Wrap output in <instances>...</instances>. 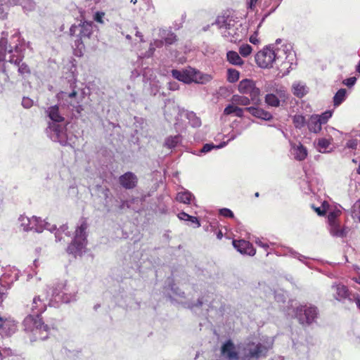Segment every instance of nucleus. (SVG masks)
<instances>
[{"mask_svg":"<svg viewBox=\"0 0 360 360\" xmlns=\"http://www.w3.org/2000/svg\"><path fill=\"white\" fill-rule=\"evenodd\" d=\"M233 247L241 254H246L250 256H253L256 253V250L254 248L252 243L245 240H233Z\"/></svg>","mask_w":360,"mask_h":360,"instance_id":"nucleus-12","label":"nucleus"},{"mask_svg":"<svg viewBox=\"0 0 360 360\" xmlns=\"http://www.w3.org/2000/svg\"><path fill=\"white\" fill-rule=\"evenodd\" d=\"M227 80L231 83L237 82L239 79L240 73L235 69H229L227 72Z\"/></svg>","mask_w":360,"mask_h":360,"instance_id":"nucleus-30","label":"nucleus"},{"mask_svg":"<svg viewBox=\"0 0 360 360\" xmlns=\"http://www.w3.org/2000/svg\"><path fill=\"white\" fill-rule=\"evenodd\" d=\"M332 116V112L329 110H327L322 113L321 115H319L320 122L321 124H326L330 117Z\"/></svg>","mask_w":360,"mask_h":360,"instance_id":"nucleus-36","label":"nucleus"},{"mask_svg":"<svg viewBox=\"0 0 360 360\" xmlns=\"http://www.w3.org/2000/svg\"><path fill=\"white\" fill-rule=\"evenodd\" d=\"M119 183L125 189H133L137 186L138 178L133 172H127L119 177Z\"/></svg>","mask_w":360,"mask_h":360,"instance_id":"nucleus-11","label":"nucleus"},{"mask_svg":"<svg viewBox=\"0 0 360 360\" xmlns=\"http://www.w3.org/2000/svg\"><path fill=\"white\" fill-rule=\"evenodd\" d=\"M356 71L360 73V60L356 67Z\"/></svg>","mask_w":360,"mask_h":360,"instance_id":"nucleus-59","label":"nucleus"},{"mask_svg":"<svg viewBox=\"0 0 360 360\" xmlns=\"http://www.w3.org/2000/svg\"><path fill=\"white\" fill-rule=\"evenodd\" d=\"M31 311L23 321L25 331L30 334L31 341L44 340L49 337L50 327L43 321L41 314L46 309V304L39 296L33 298Z\"/></svg>","mask_w":360,"mask_h":360,"instance_id":"nucleus-1","label":"nucleus"},{"mask_svg":"<svg viewBox=\"0 0 360 360\" xmlns=\"http://www.w3.org/2000/svg\"><path fill=\"white\" fill-rule=\"evenodd\" d=\"M164 41L162 40V39H156L154 41V46H155L156 47L159 48V47H162L164 44Z\"/></svg>","mask_w":360,"mask_h":360,"instance_id":"nucleus-50","label":"nucleus"},{"mask_svg":"<svg viewBox=\"0 0 360 360\" xmlns=\"http://www.w3.org/2000/svg\"><path fill=\"white\" fill-rule=\"evenodd\" d=\"M187 220L191 221L192 223L195 224L197 225V227H199L200 226V224L198 218L195 217H193V216L190 215V218H188V219H187Z\"/></svg>","mask_w":360,"mask_h":360,"instance_id":"nucleus-48","label":"nucleus"},{"mask_svg":"<svg viewBox=\"0 0 360 360\" xmlns=\"http://www.w3.org/2000/svg\"><path fill=\"white\" fill-rule=\"evenodd\" d=\"M267 349L261 343H248L243 349L244 354L242 360H258L261 356H265Z\"/></svg>","mask_w":360,"mask_h":360,"instance_id":"nucleus-9","label":"nucleus"},{"mask_svg":"<svg viewBox=\"0 0 360 360\" xmlns=\"http://www.w3.org/2000/svg\"><path fill=\"white\" fill-rule=\"evenodd\" d=\"M214 148V145L206 143L203 146L202 148L201 149V152L202 153H207V152L210 151Z\"/></svg>","mask_w":360,"mask_h":360,"instance_id":"nucleus-43","label":"nucleus"},{"mask_svg":"<svg viewBox=\"0 0 360 360\" xmlns=\"http://www.w3.org/2000/svg\"><path fill=\"white\" fill-rule=\"evenodd\" d=\"M356 283L360 284V276L357 278H354Z\"/></svg>","mask_w":360,"mask_h":360,"instance_id":"nucleus-58","label":"nucleus"},{"mask_svg":"<svg viewBox=\"0 0 360 360\" xmlns=\"http://www.w3.org/2000/svg\"><path fill=\"white\" fill-rule=\"evenodd\" d=\"M192 198H193V195L190 191H184L177 193L176 200L181 203L189 205Z\"/></svg>","mask_w":360,"mask_h":360,"instance_id":"nucleus-27","label":"nucleus"},{"mask_svg":"<svg viewBox=\"0 0 360 360\" xmlns=\"http://www.w3.org/2000/svg\"><path fill=\"white\" fill-rule=\"evenodd\" d=\"M347 91L345 89H339L333 97V103L335 106L340 105L346 98Z\"/></svg>","mask_w":360,"mask_h":360,"instance_id":"nucleus-28","label":"nucleus"},{"mask_svg":"<svg viewBox=\"0 0 360 360\" xmlns=\"http://www.w3.org/2000/svg\"><path fill=\"white\" fill-rule=\"evenodd\" d=\"M88 224L86 221H83L79 226L77 228L75 233L74 240L79 242L86 243V233Z\"/></svg>","mask_w":360,"mask_h":360,"instance_id":"nucleus-18","label":"nucleus"},{"mask_svg":"<svg viewBox=\"0 0 360 360\" xmlns=\"http://www.w3.org/2000/svg\"><path fill=\"white\" fill-rule=\"evenodd\" d=\"M256 243L259 246L264 248L265 250H267L269 248V245L266 243L262 242V240L256 241Z\"/></svg>","mask_w":360,"mask_h":360,"instance_id":"nucleus-51","label":"nucleus"},{"mask_svg":"<svg viewBox=\"0 0 360 360\" xmlns=\"http://www.w3.org/2000/svg\"><path fill=\"white\" fill-rule=\"evenodd\" d=\"M279 98L274 94H268L265 96V102L268 105L272 107H278L280 105V98L285 100L286 98L285 91H277Z\"/></svg>","mask_w":360,"mask_h":360,"instance_id":"nucleus-14","label":"nucleus"},{"mask_svg":"<svg viewBox=\"0 0 360 360\" xmlns=\"http://www.w3.org/2000/svg\"><path fill=\"white\" fill-rule=\"evenodd\" d=\"M238 90L241 94L248 95L252 103L255 105L260 103V89L257 87L255 82L252 79L241 80L238 84Z\"/></svg>","mask_w":360,"mask_h":360,"instance_id":"nucleus-6","label":"nucleus"},{"mask_svg":"<svg viewBox=\"0 0 360 360\" xmlns=\"http://www.w3.org/2000/svg\"><path fill=\"white\" fill-rule=\"evenodd\" d=\"M200 72L194 68H188L183 70H172V75L177 80L182 82L185 84H190L191 82L203 83L210 80L211 77L208 75L198 77Z\"/></svg>","mask_w":360,"mask_h":360,"instance_id":"nucleus-5","label":"nucleus"},{"mask_svg":"<svg viewBox=\"0 0 360 360\" xmlns=\"http://www.w3.org/2000/svg\"><path fill=\"white\" fill-rule=\"evenodd\" d=\"M8 2L11 5H13V6L21 5L24 2V0H8Z\"/></svg>","mask_w":360,"mask_h":360,"instance_id":"nucleus-49","label":"nucleus"},{"mask_svg":"<svg viewBox=\"0 0 360 360\" xmlns=\"http://www.w3.org/2000/svg\"><path fill=\"white\" fill-rule=\"evenodd\" d=\"M223 36L231 42L236 43L240 41L245 35V30L242 27V23L239 20H236L233 17H226L224 21Z\"/></svg>","mask_w":360,"mask_h":360,"instance_id":"nucleus-4","label":"nucleus"},{"mask_svg":"<svg viewBox=\"0 0 360 360\" xmlns=\"http://www.w3.org/2000/svg\"><path fill=\"white\" fill-rule=\"evenodd\" d=\"M93 34V22L84 21L78 25H72L70 28V35L75 37V44L78 49H84L85 44Z\"/></svg>","mask_w":360,"mask_h":360,"instance_id":"nucleus-2","label":"nucleus"},{"mask_svg":"<svg viewBox=\"0 0 360 360\" xmlns=\"http://www.w3.org/2000/svg\"><path fill=\"white\" fill-rule=\"evenodd\" d=\"M105 15V14L104 12L98 11L94 14V20L98 23L103 24V18H104Z\"/></svg>","mask_w":360,"mask_h":360,"instance_id":"nucleus-38","label":"nucleus"},{"mask_svg":"<svg viewBox=\"0 0 360 360\" xmlns=\"http://www.w3.org/2000/svg\"><path fill=\"white\" fill-rule=\"evenodd\" d=\"M245 110L249 112L254 117L264 120H270L272 118V115L269 112L259 108L246 107Z\"/></svg>","mask_w":360,"mask_h":360,"instance_id":"nucleus-16","label":"nucleus"},{"mask_svg":"<svg viewBox=\"0 0 360 360\" xmlns=\"http://www.w3.org/2000/svg\"><path fill=\"white\" fill-rule=\"evenodd\" d=\"M135 35L140 39V41H143V34L141 32L136 31Z\"/></svg>","mask_w":360,"mask_h":360,"instance_id":"nucleus-52","label":"nucleus"},{"mask_svg":"<svg viewBox=\"0 0 360 360\" xmlns=\"http://www.w3.org/2000/svg\"><path fill=\"white\" fill-rule=\"evenodd\" d=\"M160 38L164 41L165 44L171 45L176 41V36L170 30H162L160 32Z\"/></svg>","mask_w":360,"mask_h":360,"instance_id":"nucleus-22","label":"nucleus"},{"mask_svg":"<svg viewBox=\"0 0 360 360\" xmlns=\"http://www.w3.org/2000/svg\"><path fill=\"white\" fill-rule=\"evenodd\" d=\"M292 122L295 128L301 129L306 124V119L302 115H295L292 118Z\"/></svg>","mask_w":360,"mask_h":360,"instance_id":"nucleus-29","label":"nucleus"},{"mask_svg":"<svg viewBox=\"0 0 360 360\" xmlns=\"http://www.w3.org/2000/svg\"><path fill=\"white\" fill-rule=\"evenodd\" d=\"M259 193H258V192H256V193H255V197H259Z\"/></svg>","mask_w":360,"mask_h":360,"instance_id":"nucleus-64","label":"nucleus"},{"mask_svg":"<svg viewBox=\"0 0 360 360\" xmlns=\"http://www.w3.org/2000/svg\"><path fill=\"white\" fill-rule=\"evenodd\" d=\"M179 89V84L176 82H169V89L172 91H175Z\"/></svg>","mask_w":360,"mask_h":360,"instance_id":"nucleus-47","label":"nucleus"},{"mask_svg":"<svg viewBox=\"0 0 360 360\" xmlns=\"http://www.w3.org/2000/svg\"><path fill=\"white\" fill-rule=\"evenodd\" d=\"M244 110H245L240 108L238 107L236 105L233 103L231 105V104L228 105L224 108V115H229L234 113L236 117H243Z\"/></svg>","mask_w":360,"mask_h":360,"instance_id":"nucleus-23","label":"nucleus"},{"mask_svg":"<svg viewBox=\"0 0 360 360\" xmlns=\"http://www.w3.org/2000/svg\"><path fill=\"white\" fill-rule=\"evenodd\" d=\"M337 216L335 214V212H330L328 216V221H329V224L330 226L332 225L333 224H337L338 223L337 221V219H336Z\"/></svg>","mask_w":360,"mask_h":360,"instance_id":"nucleus-42","label":"nucleus"},{"mask_svg":"<svg viewBox=\"0 0 360 360\" xmlns=\"http://www.w3.org/2000/svg\"><path fill=\"white\" fill-rule=\"evenodd\" d=\"M4 319L1 317H0V328H1L4 325Z\"/></svg>","mask_w":360,"mask_h":360,"instance_id":"nucleus-57","label":"nucleus"},{"mask_svg":"<svg viewBox=\"0 0 360 360\" xmlns=\"http://www.w3.org/2000/svg\"><path fill=\"white\" fill-rule=\"evenodd\" d=\"M330 145V141L327 139L322 138L318 140L317 147L321 153H324Z\"/></svg>","mask_w":360,"mask_h":360,"instance_id":"nucleus-31","label":"nucleus"},{"mask_svg":"<svg viewBox=\"0 0 360 360\" xmlns=\"http://www.w3.org/2000/svg\"><path fill=\"white\" fill-rule=\"evenodd\" d=\"M330 232L333 236L340 238L346 236L347 233V229L345 228H342L339 223L330 225Z\"/></svg>","mask_w":360,"mask_h":360,"instance_id":"nucleus-26","label":"nucleus"},{"mask_svg":"<svg viewBox=\"0 0 360 360\" xmlns=\"http://www.w3.org/2000/svg\"><path fill=\"white\" fill-rule=\"evenodd\" d=\"M77 95V92L74 90L68 94V97L72 98L75 97Z\"/></svg>","mask_w":360,"mask_h":360,"instance_id":"nucleus-53","label":"nucleus"},{"mask_svg":"<svg viewBox=\"0 0 360 360\" xmlns=\"http://www.w3.org/2000/svg\"><path fill=\"white\" fill-rule=\"evenodd\" d=\"M321 125L318 115H311L307 122L309 130L314 133H319L321 130Z\"/></svg>","mask_w":360,"mask_h":360,"instance_id":"nucleus-20","label":"nucleus"},{"mask_svg":"<svg viewBox=\"0 0 360 360\" xmlns=\"http://www.w3.org/2000/svg\"><path fill=\"white\" fill-rule=\"evenodd\" d=\"M357 145H358V141L356 139H351L347 142L346 147L348 148L356 149Z\"/></svg>","mask_w":360,"mask_h":360,"instance_id":"nucleus-39","label":"nucleus"},{"mask_svg":"<svg viewBox=\"0 0 360 360\" xmlns=\"http://www.w3.org/2000/svg\"><path fill=\"white\" fill-rule=\"evenodd\" d=\"M221 354L228 360H238V352L231 340H226L221 347Z\"/></svg>","mask_w":360,"mask_h":360,"instance_id":"nucleus-10","label":"nucleus"},{"mask_svg":"<svg viewBox=\"0 0 360 360\" xmlns=\"http://www.w3.org/2000/svg\"><path fill=\"white\" fill-rule=\"evenodd\" d=\"M292 91L295 96L301 98L307 94V87L300 82H295L292 84Z\"/></svg>","mask_w":360,"mask_h":360,"instance_id":"nucleus-24","label":"nucleus"},{"mask_svg":"<svg viewBox=\"0 0 360 360\" xmlns=\"http://www.w3.org/2000/svg\"><path fill=\"white\" fill-rule=\"evenodd\" d=\"M226 59L229 63L233 65L242 66L244 64V60L241 58L240 55L234 51H229L226 53Z\"/></svg>","mask_w":360,"mask_h":360,"instance_id":"nucleus-21","label":"nucleus"},{"mask_svg":"<svg viewBox=\"0 0 360 360\" xmlns=\"http://www.w3.org/2000/svg\"><path fill=\"white\" fill-rule=\"evenodd\" d=\"M8 13L4 11L3 0H0V18L4 20L7 18Z\"/></svg>","mask_w":360,"mask_h":360,"instance_id":"nucleus-41","label":"nucleus"},{"mask_svg":"<svg viewBox=\"0 0 360 360\" xmlns=\"http://www.w3.org/2000/svg\"><path fill=\"white\" fill-rule=\"evenodd\" d=\"M217 238H218V239H219V240H221V239L222 238V237H223V233H222L221 231H219L217 232Z\"/></svg>","mask_w":360,"mask_h":360,"instance_id":"nucleus-56","label":"nucleus"},{"mask_svg":"<svg viewBox=\"0 0 360 360\" xmlns=\"http://www.w3.org/2000/svg\"><path fill=\"white\" fill-rule=\"evenodd\" d=\"M356 81V77H349V78L345 79L343 81V84L347 85L349 87H351L355 84Z\"/></svg>","mask_w":360,"mask_h":360,"instance_id":"nucleus-40","label":"nucleus"},{"mask_svg":"<svg viewBox=\"0 0 360 360\" xmlns=\"http://www.w3.org/2000/svg\"><path fill=\"white\" fill-rule=\"evenodd\" d=\"M354 217L360 221V199L357 200L352 207Z\"/></svg>","mask_w":360,"mask_h":360,"instance_id":"nucleus-35","label":"nucleus"},{"mask_svg":"<svg viewBox=\"0 0 360 360\" xmlns=\"http://www.w3.org/2000/svg\"><path fill=\"white\" fill-rule=\"evenodd\" d=\"M252 51V48L250 44H243L239 47V53L243 57L249 56Z\"/></svg>","mask_w":360,"mask_h":360,"instance_id":"nucleus-32","label":"nucleus"},{"mask_svg":"<svg viewBox=\"0 0 360 360\" xmlns=\"http://www.w3.org/2000/svg\"><path fill=\"white\" fill-rule=\"evenodd\" d=\"M198 305H199V306H202V300H198Z\"/></svg>","mask_w":360,"mask_h":360,"instance_id":"nucleus-61","label":"nucleus"},{"mask_svg":"<svg viewBox=\"0 0 360 360\" xmlns=\"http://www.w3.org/2000/svg\"><path fill=\"white\" fill-rule=\"evenodd\" d=\"M219 214L226 218H233V212L228 208H222L219 210Z\"/></svg>","mask_w":360,"mask_h":360,"instance_id":"nucleus-37","label":"nucleus"},{"mask_svg":"<svg viewBox=\"0 0 360 360\" xmlns=\"http://www.w3.org/2000/svg\"><path fill=\"white\" fill-rule=\"evenodd\" d=\"M355 302H356L357 307L360 309V297H357L355 299Z\"/></svg>","mask_w":360,"mask_h":360,"instance_id":"nucleus-55","label":"nucleus"},{"mask_svg":"<svg viewBox=\"0 0 360 360\" xmlns=\"http://www.w3.org/2000/svg\"><path fill=\"white\" fill-rule=\"evenodd\" d=\"M276 58L275 51L270 46H266L257 53L255 59L257 65L261 68H272Z\"/></svg>","mask_w":360,"mask_h":360,"instance_id":"nucleus-7","label":"nucleus"},{"mask_svg":"<svg viewBox=\"0 0 360 360\" xmlns=\"http://www.w3.org/2000/svg\"><path fill=\"white\" fill-rule=\"evenodd\" d=\"M326 204V202H323L322 204V207H317L314 205H312L311 208L316 212L319 216H324L326 214V208L325 207Z\"/></svg>","mask_w":360,"mask_h":360,"instance_id":"nucleus-34","label":"nucleus"},{"mask_svg":"<svg viewBox=\"0 0 360 360\" xmlns=\"http://www.w3.org/2000/svg\"><path fill=\"white\" fill-rule=\"evenodd\" d=\"M292 149L294 158L296 160L302 161L307 157V149L301 143L292 144Z\"/></svg>","mask_w":360,"mask_h":360,"instance_id":"nucleus-15","label":"nucleus"},{"mask_svg":"<svg viewBox=\"0 0 360 360\" xmlns=\"http://www.w3.org/2000/svg\"><path fill=\"white\" fill-rule=\"evenodd\" d=\"M5 81H7L8 79V76L6 73H5Z\"/></svg>","mask_w":360,"mask_h":360,"instance_id":"nucleus-63","label":"nucleus"},{"mask_svg":"<svg viewBox=\"0 0 360 360\" xmlns=\"http://www.w3.org/2000/svg\"><path fill=\"white\" fill-rule=\"evenodd\" d=\"M318 310L316 307L300 306L296 309L295 316L300 324L309 326L317 318Z\"/></svg>","mask_w":360,"mask_h":360,"instance_id":"nucleus-8","label":"nucleus"},{"mask_svg":"<svg viewBox=\"0 0 360 360\" xmlns=\"http://www.w3.org/2000/svg\"><path fill=\"white\" fill-rule=\"evenodd\" d=\"M178 217L181 220H187L190 218V215L184 212H181L178 214Z\"/></svg>","mask_w":360,"mask_h":360,"instance_id":"nucleus-45","label":"nucleus"},{"mask_svg":"<svg viewBox=\"0 0 360 360\" xmlns=\"http://www.w3.org/2000/svg\"><path fill=\"white\" fill-rule=\"evenodd\" d=\"M333 291V297L338 301L344 300L349 297V291L348 288L342 284H333L331 286Z\"/></svg>","mask_w":360,"mask_h":360,"instance_id":"nucleus-13","label":"nucleus"},{"mask_svg":"<svg viewBox=\"0 0 360 360\" xmlns=\"http://www.w3.org/2000/svg\"><path fill=\"white\" fill-rule=\"evenodd\" d=\"M85 245L83 242L74 240L69 244L67 248V252L69 254L73 255L76 257L77 255H80Z\"/></svg>","mask_w":360,"mask_h":360,"instance_id":"nucleus-17","label":"nucleus"},{"mask_svg":"<svg viewBox=\"0 0 360 360\" xmlns=\"http://www.w3.org/2000/svg\"><path fill=\"white\" fill-rule=\"evenodd\" d=\"M232 103L235 105L248 106L252 103L251 98H248L245 96L235 94L233 95L231 99Z\"/></svg>","mask_w":360,"mask_h":360,"instance_id":"nucleus-25","label":"nucleus"},{"mask_svg":"<svg viewBox=\"0 0 360 360\" xmlns=\"http://www.w3.org/2000/svg\"><path fill=\"white\" fill-rule=\"evenodd\" d=\"M4 353H6V354H7V355H12V354H13V352H12L11 349H9V348H8V349H4Z\"/></svg>","mask_w":360,"mask_h":360,"instance_id":"nucleus-54","label":"nucleus"},{"mask_svg":"<svg viewBox=\"0 0 360 360\" xmlns=\"http://www.w3.org/2000/svg\"><path fill=\"white\" fill-rule=\"evenodd\" d=\"M24 58V54L16 45L14 50L11 46H8L6 37L0 39V61L9 62L15 65H19Z\"/></svg>","mask_w":360,"mask_h":360,"instance_id":"nucleus-3","label":"nucleus"},{"mask_svg":"<svg viewBox=\"0 0 360 360\" xmlns=\"http://www.w3.org/2000/svg\"><path fill=\"white\" fill-rule=\"evenodd\" d=\"M250 41L253 44H257L259 42V39L257 38V33H255V34H252L250 37Z\"/></svg>","mask_w":360,"mask_h":360,"instance_id":"nucleus-44","label":"nucleus"},{"mask_svg":"<svg viewBox=\"0 0 360 360\" xmlns=\"http://www.w3.org/2000/svg\"><path fill=\"white\" fill-rule=\"evenodd\" d=\"M49 117L55 122H62L65 118L59 111V107L57 105L51 106L46 110Z\"/></svg>","mask_w":360,"mask_h":360,"instance_id":"nucleus-19","label":"nucleus"},{"mask_svg":"<svg viewBox=\"0 0 360 360\" xmlns=\"http://www.w3.org/2000/svg\"><path fill=\"white\" fill-rule=\"evenodd\" d=\"M26 102H30V100H28V99H27V100L24 99V100L22 101V105H25Z\"/></svg>","mask_w":360,"mask_h":360,"instance_id":"nucleus-60","label":"nucleus"},{"mask_svg":"<svg viewBox=\"0 0 360 360\" xmlns=\"http://www.w3.org/2000/svg\"><path fill=\"white\" fill-rule=\"evenodd\" d=\"M18 66V73L22 76L29 75L31 73L30 68L25 63H20Z\"/></svg>","mask_w":360,"mask_h":360,"instance_id":"nucleus-33","label":"nucleus"},{"mask_svg":"<svg viewBox=\"0 0 360 360\" xmlns=\"http://www.w3.org/2000/svg\"><path fill=\"white\" fill-rule=\"evenodd\" d=\"M356 172H357V173H358L359 174H360V162H359V167H358V168H357Z\"/></svg>","mask_w":360,"mask_h":360,"instance_id":"nucleus-62","label":"nucleus"},{"mask_svg":"<svg viewBox=\"0 0 360 360\" xmlns=\"http://www.w3.org/2000/svg\"><path fill=\"white\" fill-rule=\"evenodd\" d=\"M257 1L258 0H250V1L248 2V8L253 11L256 6Z\"/></svg>","mask_w":360,"mask_h":360,"instance_id":"nucleus-46","label":"nucleus"}]
</instances>
